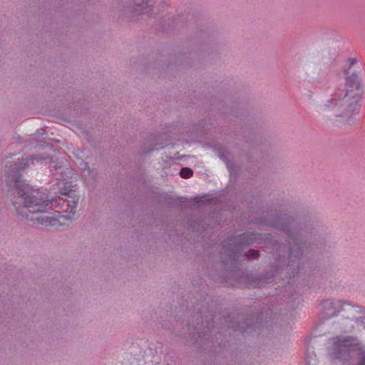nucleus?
<instances>
[{
  "label": "nucleus",
  "mask_w": 365,
  "mask_h": 365,
  "mask_svg": "<svg viewBox=\"0 0 365 365\" xmlns=\"http://www.w3.org/2000/svg\"><path fill=\"white\" fill-rule=\"evenodd\" d=\"M251 223L283 232L292 244L287 250L286 245L271 233L258 232L257 245L270 247L273 250L274 261L268 270L260 273L247 269L235 270L232 274L237 282L245 287L258 288L267 284L285 267L289 269V278L294 277L302 268L301 261L305 254L326 252L332 245L327 225L318 215L310 212L294 215L267 213L255 217Z\"/></svg>",
  "instance_id": "f257e3e1"
},
{
  "label": "nucleus",
  "mask_w": 365,
  "mask_h": 365,
  "mask_svg": "<svg viewBox=\"0 0 365 365\" xmlns=\"http://www.w3.org/2000/svg\"><path fill=\"white\" fill-rule=\"evenodd\" d=\"M49 159L48 155L41 154L30 155L26 158H18L10 166L5 165V173L9 182H14V192L12 204L15 207L16 214L38 224L44 225H55L58 220L47 215L41 216L39 214L48 212L53 206V200L48 196L34 189L33 187L21 180V172L27 168L34 160L41 161Z\"/></svg>",
  "instance_id": "f03ea898"
},
{
  "label": "nucleus",
  "mask_w": 365,
  "mask_h": 365,
  "mask_svg": "<svg viewBox=\"0 0 365 365\" xmlns=\"http://www.w3.org/2000/svg\"><path fill=\"white\" fill-rule=\"evenodd\" d=\"M258 232L247 231L237 235H231L222 243L221 263L224 271L219 274L220 277L227 284L242 287L232 273L241 269L238 267L239 258L242 252V245L250 246L257 244Z\"/></svg>",
  "instance_id": "7ed1b4c3"
},
{
  "label": "nucleus",
  "mask_w": 365,
  "mask_h": 365,
  "mask_svg": "<svg viewBox=\"0 0 365 365\" xmlns=\"http://www.w3.org/2000/svg\"><path fill=\"white\" fill-rule=\"evenodd\" d=\"M220 28L212 21L200 20L197 24L194 36L200 43L193 53H185L177 56L175 67H193L195 61L204 60L214 53L215 46L221 36Z\"/></svg>",
  "instance_id": "20e7f679"
},
{
  "label": "nucleus",
  "mask_w": 365,
  "mask_h": 365,
  "mask_svg": "<svg viewBox=\"0 0 365 365\" xmlns=\"http://www.w3.org/2000/svg\"><path fill=\"white\" fill-rule=\"evenodd\" d=\"M343 93L344 91L336 92L319 106L318 111L329 119L347 117L346 123L351 124L354 122L352 113L359 107L361 96L356 94L351 98L348 92Z\"/></svg>",
  "instance_id": "39448f33"
},
{
  "label": "nucleus",
  "mask_w": 365,
  "mask_h": 365,
  "mask_svg": "<svg viewBox=\"0 0 365 365\" xmlns=\"http://www.w3.org/2000/svg\"><path fill=\"white\" fill-rule=\"evenodd\" d=\"M265 307L257 309L260 311L256 316L250 307H246L242 312L236 316L228 315L224 317V322L227 330L240 331L242 334H251L259 330L264 326V318H267L268 313L264 312Z\"/></svg>",
  "instance_id": "423d86ee"
},
{
  "label": "nucleus",
  "mask_w": 365,
  "mask_h": 365,
  "mask_svg": "<svg viewBox=\"0 0 365 365\" xmlns=\"http://www.w3.org/2000/svg\"><path fill=\"white\" fill-rule=\"evenodd\" d=\"M154 0H116L114 11L119 19L127 22H136L145 16H153Z\"/></svg>",
  "instance_id": "0eeeda50"
},
{
  "label": "nucleus",
  "mask_w": 365,
  "mask_h": 365,
  "mask_svg": "<svg viewBox=\"0 0 365 365\" xmlns=\"http://www.w3.org/2000/svg\"><path fill=\"white\" fill-rule=\"evenodd\" d=\"M209 317H210L209 319L205 320L206 326L203 327V331H198L197 332L192 331L189 334L191 339L193 340V344L197 345L199 347H202L204 349H208L210 344H212V346H214L215 344H217L220 347L222 346V342H218L217 341L219 339L217 335L221 336L224 327L220 328L221 330L215 333L213 315L210 314L209 316H206L205 317L208 318Z\"/></svg>",
  "instance_id": "6e6552de"
},
{
  "label": "nucleus",
  "mask_w": 365,
  "mask_h": 365,
  "mask_svg": "<svg viewBox=\"0 0 365 365\" xmlns=\"http://www.w3.org/2000/svg\"><path fill=\"white\" fill-rule=\"evenodd\" d=\"M79 196L76 193V191L70 190L68 192L65 191L61 193L60 197L61 207L67 213H76V207L78 203Z\"/></svg>",
  "instance_id": "1a4fd4ad"
},
{
  "label": "nucleus",
  "mask_w": 365,
  "mask_h": 365,
  "mask_svg": "<svg viewBox=\"0 0 365 365\" xmlns=\"http://www.w3.org/2000/svg\"><path fill=\"white\" fill-rule=\"evenodd\" d=\"M345 304L351 305L350 303L344 301H338L336 303L331 299L324 300L322 302L324 309V316L325 319H330L336 317L340 312L344 310Z\"/></svg>",
  "instance_id": "9d476101"
},
{
  "label": "nucleus",
  "mask_w": 365,
  "mask_h": 365,
  "mask_svg": "<svg viewBox=\"0 0 365 365\" xmlns=\"http://www.w3.org/2000/svg\"><path fill=\"white\" fill-rule=\"evenodd\" d=\"M345 86L346 87V91L344 93H349V96L352 98L354 95L358 94L361 97V94L358 93H352L354 91H359L362 88V79L357 72H353L351 74L346 75Z\"/></svg>",
  "instance_id": "9b49d317"
},
{
  "label": "nucleus",
  "mask_w": 365,
  "mask_h": 365,
  "mask_svg": "<svg viewBox=\"0 0 365 365\" xmlns=\"http://www.w3.org/2000/svg\"><path fill=\"white\" fill-rule=\"evenodd\" d=\"M240 105L239 104H232L228 105L225 103H222L221 106L219 108L220 112L225 115V116H238L239 115V110H240Z\"/></svg>",
  "instance_id": "f8f14e48"
},
{
  "label": "nucleus",
  "mask_w": 365,
  "mask_h": 365,
  "mask_svg": "<svg viewBox=\"0 0 365 365\" xmlns=\"http://www.w3.org/2000/svg\"><path fill=\"white\" fill-rule=\"evenodd\" d=\"M220 158L225 163L227 169L230 171H232L234 170L235 168V163L232 161H230L228 158L227 155L225 153V151H220L218 154Z\"/></svg>",
  "instance_id": "ddd939ff"
},
{
  "label": "nucleus",
  "mask_w": 365,
  "mask_h": 365,
  "mask_svg": "<svg viewBox=\"0 0 365 365\" xmlns=\"http://www.w3.org/2000/svg\"><path fill=\"white\" fill-rule=\"evenodd\" d=\"M244 257L248 260L257 259L260 257L259 250L250 249L244 254Z\"/></svg>",
  "instance_id": "4468645a"
},
{
  "label": "nucleus",
  "mask_w": 365,
  "mask_h": 365,
  "mask_svg": "<svg viewBox=\"0 0 365 365\" xmlns=\"http://www.w3.org/2000/svg\"><path fill=\"white\" fill-rule=\"evenodd\" d=\"M66 161L61 160V161H56V160H51L50 161V168L51 171H52V169H54L55 170H61L63 164L66 163ZM59 173L61 175L63 174V171L60 170Z\"/></svg>",
  "instance_id": "2eb2a0df"
},
{
  "label": "nucleus",
  "mask_w": 365,
  "mask_h": 365,
  "mask_svg": "<svg viewBox=\"0 0 365 365\" xmlns=\"http://www.w3.org/2000/svg\"><path fill=\"white\" fill-rule=\"evenodd\" d=\"M179 175L185 179L190 178L193 175V171L190 168H182L179 173Z\"/></svg>",
  "instance_id": "dca6fc26"
},
{
  "label": "nucleus",
  "mask_w": 365,
  "mask_h": 365,
  "mask_svg": "<svg viewBox=\"0 0 365 365\" xmlns=\"http://www.w3.org/2000/svg\"><path fill=\"white\" fill-rule=\"evenodd\" d=\"M347 66L344 69L345 75H348L351 67L357 63V59L355 58H349L347 60Z\"/></svg>",
  "instance_id": "f3484780"
},
{
  "label": "nucleus",
  "mask_w": 365,
  "mask_h": 365,
  "mask_svg": "<svg viewBox=\"0 0 365 365\" xmlns=\"http://www.w3.org/2000/svg\"><path fill=\"white\" fill-rule=\"evenodd\" d=\"M256 201V203L258 202V201H261V195L259 193H257V195H252L250 196V199H247V203L249 205L254 204V201Z\"/></svg>",
  "instance_id": "a211bd4d"
},
{
  "label": "nucleus",
  "mask_w": 365,
  "mask_h": 365,
  "mask_svg": "<svg viewBox=\"0 0 365 365\" xmlns=\"http://www.w3.org/2000/svg\"><path fill=\"white\" fill-rule=\"evenodd\" d=\"M190 227L192 229V230L194 231H199L200 230V227H203V225H202V222H198V221H192L190 224H189Z\"/></svg>",
  "instance_id": "6ab92c4d"
},
{
  "label": "nucleus",
  "mask_w": 365,
  "mask_h": 365,
  "mask_svg": "<svg viewBox=\"0 0 365 365\" xmlns=\"http://www.w3.org/2000/svg\"><path fill=\"white\" fill-rule=\"evenodd\" d=\"M354 313L365 314V307L359 305H351Z\"/></svg>",
  "instance_id": "aec40b11"
},
{
  "label": "nucleus",
  "mask_w": 365,
  "mask_h": 365,
  "mask_svg": "<svg viewBox=\"0 0 365 365\" xmlns=\"http://www.w3.org/2000/svg\"><path fill=\"white\" fill-rule=\"evenodd\" d=\"M357 324L361 325L365 329V316L364 317H356L354 319H353Z\"/></svg>",
  "instance_id": "412c9836"
},
{
  "label": "nucleus",
  "mask_w": 365,
  "mask_h": 365,
  "mask_svg": "<svg viewBox=\"0 0 365 365\" xmlns=\"http://www.w3.org/2000/svg\"><path fill=\"white\" fill-rule=\"evenodd\" d=\"M44 134V130L43 129H38L36 130V132L32 135L33 138L35 140H37L38 137L43 135Z\"/></svg>",
  "instance_id": "4be33fe9"
},
{
  "label": "nucleus",
  "mask_w": 365,
  "mask_h": 365,
  "mask_svg": "<svg viewBox=\"0 0 365 365\" xmlns=\"http://www.w3.org/2000/svg\"><path fill=\"white\" fill-rule=\"evenodd\" d=\"M78 7H79L78 9H76L73 10L74 15H77V14H81V13H83L84 11H83L84 10V6L81 5Z\"/></svg>",
  "instance_id": "5701e85b"
},
{
  "label": "nucleus",
  "mask_w": 365,
  "mask_h": 365,
  "mask_svg": "<svg viewBox=\"0 0 365 365\" xmlns=\"http://www.w3.org/2000/svg\"><path fill=\"white\" fill-rule=\"evenodd\" d=\"M71 4H68L67 1H66V5H63V9L66 10V13H68V11L67 9H71V11L73 12V10H74V6L73 5H71V6H69Z\"/></svg>",
  "instance_id": "b1692460"
},
{
  "label": "nucleus",
  "mask_w": 365,
  "mask_h": 365,
  "mask_svg": "<svg viewBox=\"0 0 365 365\" xmlns=\"http://www.w3.org/2000/svg\"><path fill=\"white\" fill-rule=\"evenodd\" d=\"M154 150H155V148H151V149H148V150H143V154H148V153H151Z\"/></svg>",
  "instance_id": "393cba45"
},
{
  "label": "nucleus",
  "mask_w": 365,
  "mask_h": 365,
  "mask_svg": "<svg viewBox=\"0 0 365 365\" xmlns=\"http://www.w3.org/2000/svg\"><path fill=\"white\" fill-rule=\"evenodd\" d=\"M195 309H197V314L200 313V317L202 318V311L200 309H198V308H196Z\"/></svg>",
  "instance_id": "a878e982"
},
{
  "label": "nucleus",
  "mask_w": 365,
  "mask_h": 365,
  "mask_svg": "<svg viewBox=\"0 0 365 365\" xmlns=\"http://www.w3.org/2000/svg\"><path fill=\"white\" fill-rule=\"evenodd\" d=\"M174 67V65L173 63H170L168 66V69H173Z\"/></svg>",
  "instance_id": "bb28decb"
},
{
  "label": "nucleus",
  "mask_w": 365,
  "mask_h": 365,
  "mask_svg": "<svg viewBox=\"0 0 365 365\" xmlns=\"http://www.w3.org/2000/svg\"><path fill=\"white\" fill-rule=\"evenodd\" d=\"M158 145H159V148H164V145L163 143L158 144Z\"/></svg>",
  "instance_id": "cd10ccee"
},
{
  "label": "nucleus",
  "mask_w": 365,
  "mask_h": 365,
  "mask_svg": "<svg viewBox=\"0 0 365 365\" xmlns=\"http://www.w3.org/2000/svg\"><path fill=\"white\" fill-rule=\"evenodd\" d=\"M138 365H143V361L142 360H139Z\"/></svg>",
  "instance_id": "c85d7f7f"
},
{
  "label": "nucleus",
  "mask_w": 365,
  "mask_h": 365,
  "mask_svg": "<svg viewBox=\"0 0 365 365\" xmlns=\"http://www.w3.org/2000/svg\"><path fill=\"white\" fill-rule=\"evenodd\" d=\"M49 140H52L51 139H48ZM55 143H58L59 140H53Z\"/></svg>",
  "instance_id": "c756f323"
},
{
  "label": "nucleus",
  "mask_w": 365,
  "mask_h": 365,
  "mask_svg": "<svg viewBox=\"0 0 365 365\" xmlns=\"http://www.w3.org/2000/svg\"><path fill=\"white\" fill-rule=\"evenodd\" d=\"M306 365H311L310 361H306Z\"/></svg>",
  "instance_id": "7c9ffc66"
},
{
  "label": "nucleus",
  "mask_w": 365,
  "mask_h": 365,
  "mask_svg": "<svg viewBox=\"0 0 365 365\" xmlns=\"http://www.w3.org/2000/svg\"><path fill=\"white\" fill-rule=\"evenodd\" d=\"M39 145H40L41 147L44 146V145H43V144H41V143Z\"/></svg>",
  "instance_id": "2f4dec72"
},
{
  "label": "nucleus",
  "mask_w": 365,
  "mask_h": 365,
  "mask_svg": "<svg viewBox=\"0 0 365 365\" xmlns=\"http://www.w3.org/2000/svg\"><path fill=\"white\" fill-rule=\"evenodd\" d=\"M133 363H134V361H130V364H133Z\"/></svg>",
  "instance_id": "473e14b6"
}]
</instances>
